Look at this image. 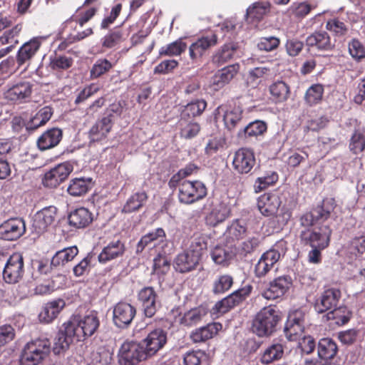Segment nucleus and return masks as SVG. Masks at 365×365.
Instances as JSON below:
<instances>
[{
	"mask_svg": "<svg viewBox=\"0 0 365 365\" xmlns=\"http://www.w3.org/2000/svg\"><path fill=\"white\" fill-rule=\"evenodd\" d=\"M279 320V312L274 307H264L253 319L252 331L260 337L269 336L276 331Z\"/></svg>",
	"mask_w": 365,
	"mask_h": 365,
	"instance_id": "f257e3e1",
	"label": "nucleus"
},
{
	"mask_svg": "<svg viewBox=\"0 0 365 365\" xmlns=\"http://www.w3.org/2000/svg\"><path fill=\"white\" fill-rule=\"evenodd\" d=\"M51 343L46 338H39L26 344L21 354V365H38L50 353Z\"/></svg>",
	"mask_w": 365,
	"mask_h": 365,
	"instance_id": "f03ea898",
	"label": "nucleus"
},
{
	"mask_svg": "<svg viewBox=\"0 0 365 365\" xmlns=\"http://www.w3.org/2000/svg\"><path fill=\"white\" fill-rule=\"evenodd\" d=\"M71 329H73L77 341H84L91 336L98 330L100 320L96 313L84 316L83 317H74L66 322Z\"/></svg>",
	"mask_w": 365,
	"mask_h": 365,
	"instance_id": "7ed1b4c3",
	"label": "nucleus"
},
{
	"mask_svg": "<svg viewBox=\"0 0 365 365\" xmlns=\"http://www.w3.org/2000/svg\"><path fill=\"white\" fill-rule=\"evenodd\" d=\"M331 230L328 226L302 229L299 232L300 242L312 248H326L330 241Z\"/></svg>",
	"mask_w": 365,
	"mask_h": 365,
	"instance_id": "20e7f679",
	"label": "nucleus"
},
{
	"mask_svg": "<svg viewBox=\"0 0 365 365\" xmlns=\"http://www.w3.org/2000/svg\"><path fill=\"white\" fill-rule=\"evenodd\" d=\"M120 365H139V363L148 359L143 346L134 341H125L118 351Z\"/></svg>",
	"mask_w": 365,
	"mask_h": 365,
	"instance_id": "39448f33",
	"label": "nucleus"
},
{
	"mask_svg": "<svg viewBox=\"0 0 365 365\" xmlns=\"http://www.w3.org/2000/svg\"><path fill=\"white\" fill-rule=\"evenodd\" d=\"M206 195L207 188L200 181L184 180L178 185V200L182 204H192Z\"/></svg>",
	"mask_w": 365,
	"mask_h": 365,
	"instance_id": "423d86ee",
	"label": "nucleus"
},
{
	"mask_svg": "<svg viewBox=\"0 0 365 365\" xmlns=\"http://www.w3.org/2000/svg\"><path fill=\"white\" fill-rule=\"evenodd\" d=\"M34 91V84L29 81H19L8 84L4 97L14 104L26 103L30 101Z\"/></svg>",
	"mask_w": 365,
	"mask_h": 365,
	"instance_id": "0eeeda50",
	"label": "nucleus"
},
{
	"mask_svg": "<svg viewBox=\"0 0 365 365\" xmlns=\"http://www.w3.org/2000/svg\"><path fill=\"white\" fill-rule=\"evenodd\" d=\"M24 274V260L20 253H14L9 257L3 268V279L8 284L19 282Z\"/></svg>",
	"mask_w": 365,
	"mask_h": 365,
	"instance_id": "6e6552de",
	"label": "nucleus"
},
{
	"mask_svg": "<svg viewBox=\"0 0 365 365\" xmlns=\"http://www.w3.org/2000/svg\"><path fill=\"white\" fill-rule=\"evenodd\" d=\"M215 119L222 120L225 127L231 131L242 122V110L240 107L220 106L216 109Z\"/></svg>",
	"mask_w": 365,
	"mask_h": 365,
	"instance_id": "1a4fd4ad",
	"label": "nucleus"
},
{
	"mask_svg": "<svg viewBox=\"0 0 365 365\" xmlns=\"http://www.w3.org/2000/svg\"><path fill=\"white\" fill-rule=\"evenodd\" d=\"M341 297V293L339 289L328 288L316 299L314 305V310L319 314L329 312L339 305Z\"/></svg>",
	"mask_w": 365,
	"mask_h": 365,
	"instance_id": "9d476101",
	"label": "nucleus"
},
{
	"mask_svg": "<svg viewBox=\"0 0 365 365\" xmlns=\"http://www.w3.org/2000/svg\"><path fill=\"white\" fill-rule=\"evenodd\" d=\"M167 342V333L158 328L150 331L143 340V346L149 358L153 356Z\"/></svg>",
	"mask_w": 365,
	"mask_h": 365,
	"instance_id": "9b49d317",
	"label": "nucleus"
},
{
	"mask_svg": "<svg viewBox=\"0 0 365 365\" xmlns=\"http://www.w3.org/2000/svg\"><path fill=\"white\" fill-rule=\"evenodd\" d=\"M135 314V308L130 304L119 302L113 308V323L118 328H127L132 322Z\"/></svg>",
	"mask_w": 365,
	"mask_h": 365,
	"instance_id": "f8f14e48",
	"label": "nucleus"
},
{
	"mask_svg": "<svg viewBox=\"0 0 365 365\" xmlns=\"http://www.w3.org/2000/svg\"><path fill=\"white\" fill-rule=\"evenodd\" d=\"M72 170L71 165L59 164L45 173L43 184L47 187H56L68 177Z\"/></svg>",
	"mask_w": 365,
	"mask_h": 365,
	"instance_id": "ddd939ff",
	"label": "nucleus"
},
{
	"mask_svg": "<svg viewBox=\"0 0 365 365\" xmlns=\"http://www.w3.org/2000/svg\"><path fill=\"white\" fill-rule=\"evenodd\" d=\"M255 157L252 150L240 148L235 154L232 165L235 170L240 174L249 173L255 165Z\"/></svg>",
	"mask_w": 365,
	"mask_h": 365,
	"instance_id": "4468645a",
	"label": "nucleus"
},
{
	"mask_svg": "<svg viewBox=\"0 0 365 365\" xmlns=\"http://www.w3.org/2000/svg\"><path fill=\"white\" fill-rule=\"evenodd\" d=\"M26 231L24 221L21 218H11L0 225V238L16 240Z\"/></svg>",
	"mask_w": 365,
	"mask_h": 365,
	"instance_id": "2eb2a0df",
	"label": "nucleus"
},
{
	"mask_svg": "<svg viewBox=\"0 0 365 365\" xmlns=\"http://www.w3.org/2000/svg\"><path fill=\"white\" fill-rule=\"evenodd\" d=\"M250 292V288L240 289L232 292L229 296L225 297L222 300L217 302L213 309L215 312L224 314L230 311L231 309L238 305L249 295Z\"/></svg>",
	"mask_w": 365,
	"mask_h": 365,
	"instance_id": "dca6fc26",
	"label": "nucleus"
},
{
	"mask_svg": "<svg viewBox=\"0 0 365 365\" xmlns=\"http://www.w3.org/2000/svg\"><path fill=\"white\" fill-rule=\"evenodd\" d=\"M292 284L291 277L280 276L270 282L269 287L262 292V295L267 299H275L283 296L290 288Z\"/></svg>",
	"mask_w": 365,
	"mask_h": 365,
	"instance_id": "f3484780",
	"label": "nucleus"
},
{
	"mask_svg": "<svg viewBox=\"0 0 365 365\" xmlns=\"http://www.w3.org/2000/svg\"><path fill=\"white\" fill-rule=\"evenodd\" d=\"M56 215V208L50 206L36 212L33 222V227L38 233L44 232L53 224Z\"/></svg>",
	"mask_w": 365,
	"mask_h": 365,
	"instance_id": "a211bd4d",
	"label": "nucleus"
},
{
	"mask_svg": "<svg viewBox=\"0 0 365 365\" xmlns=\"http://www.w3.org/2000/svg\"><path fill=\"white\" fill-rule=\"evenodd\" d=\"M73 338H76L73 329H71L67 322L63 323L54 339L53 353L55 354H60L64 352L68 349Z\"/></svg>",
	"mask_w": 365,
	"mask_h": 365,
	"instance_id": "6ab92c4d",
	"label": "nucleus"
},
{
	"mask_svg": "<svg viewBox=\"0 0 365 365\" xmlns=\"http://www.w3.org/2000/svg\"><path fill=\"white\" fill-rule=\"evenodd\" d=\"M279 251L271 249L265 252L259 258L255 267V273L257 277H264L279 259Z\"/></svg>",
	"mask_w": 365,
	"mask_h": 365,
	"instance_id": "aec40b11",
	"label": "nucleus"
},
{
	"mask_svg": "<svg viewBox=\"0 0 365 365\" xmlns=\"http://www.w3.org/2000/svg\"><path fill=\"white\" fill-rule=\"evenodd\" d=\"M217 43V36L215 34H210L198 38L189 47V55L191 59L195 60L201 57L205 51Z\"/></svg>",
	"mask_w": 365,
	"mask_h": 365,
	"instance_id": "412c9836",
	"label": "nucleus"
},
{
	"mask_svg": "<svg viewBox=\"0 0 365 365\" xmlns=\"http://www.w3.org/2000/svg\"><path fill=\"white\" fill-rule=\"evenodd\" d=\"M240 66L237 63L229 65L219 70L212 78L211 86L213 90L217 91L235 77L239 71Z\"/></svg>",
	"mask_w": 365,
	"mask_h": 365,
	"instance_id": "4be33fe9",
	"label": "nucleus"
},
{
	"mask_svg": "<svg viewBox=\"0 0 365 365\" xmlns=\"http://www.w3.org/2000/svg\"><path fill=\"white\" fill-rule=\"evenodd\" d=\"M125 252V247L123 242L119 240L112 241L105 246L99 254L98 257V262L106 264L108 262L123 257Z\"/></svg>",
	"mask_w": 365,
	"mask_h": 365,
	"instance_id": "5701e85b",
	"label": "nucleus"
},
{
	"mask_svg": "<svg viewBox=\"0 0 365 365\" xmlns=\"http://www.w3.org/2000/svg\"><path fill=\"white\" fill-rule=\"evenodd\" d=\"M280 205V199L275 194H264L259 197L257 202L259 212L267 217L276 214Z\"/></svg>",
	"mask_w": 365,
	"mask_h": 365,
	"instance_id": "b1692460",
	"label": "nucleus"
},
{
	"mask_svg": "<svg viewBox=\"0 0 365 365\" xmlns=\"http://www.w3.org/2000/svg\"><path fill=\"white\" fill-rule=\"evenodd\" d=\"M113 127V115L109 114L98 120L90 129L89 137L92 141H100L105 138Z\"/></svg>",
	"mask_w": 365,
	"mask_h": 365,
	"instance_id": "393cba45",
	"label": "nucleus"
},
{
	"mask_svg": "<svg viewBox=\"0 0 365 365\" xmlns=\"http://www.w3.org/2000/svg\"><path fill=\"white\" fill-rule=\"evenodd\" d=\"M41 42L38 38H34L28 42L24 43L16 55V62L19 66H23L30 61L36 53L41 46Z\"/></svg>",
	"mask_w": 365,
	"mask_h": 365,
	"instance_id": "a878e982",
	"label": "nucleus"
},
{
	"mask_svg": "<svg viewBox=\"0 0 365 365\" xmlns=\"http://www.w3.org/2000/svg\"><path fill=\"white\" fill-rule=\"evenodd\" d=\"M199 260V257L187 250L176 257L174 267L177 271L181 273L187 272L196 267Z\"/></svg>",
	"mask_w": 365,
	"mask_h": 365,
	"instance_id": "bb28decb",
	"label": "nucleus"
},
{
	"mask_svg": "<svg viewBox=\"0 0 365 365\" xmlns=\"http://www.w3.org/2000/svg\"><path fill=\"white\" fill-rule=\"evenodd\" d=\"M63 133L60 128H53L45 131L38 139L40 150H45L56 146L62 139Z\"/></svg>",
	"mask_w": 365,
	"mask_h": 365,
	"instance_id": "cd10ccee",
	"label": "nucleus"
},
{
	"mask_svg": "<svg viewBox=\"0 0 365 365\" xmlns=\"http://www.w3.org/2000/svg\"><path fill=\"white\" fill-rule=\"evenodd\" d=\"M93 221V214L85 207H80L71 212L68 215L71 226L81 229L88 227Z\"/></svg>",
	"mask_w": 365,
	"mask_h": 365,
	"instance_id": "c85d7f7f",
	"label": "nucleus"
},
{
	"mask_svg": "<svg viewBox=\"0 0 365 365\" xmlns=\"http://www.w3.org/2000/svg\"><path fill=\"white\" fill-rule=\"evenodd\" d=\"M306 43L309 47H315L323 51H331L334 47V43L326 31L313 33L306 38Z\"/></svg>",
	"mask_w": 365,
	"mask_h": 365,
	"instance_id": "c756f323",
	"label": "nucleus"
},
{
	"mask_svg": "<svg viewBox=\"0 0 365 365\" xmlns=\"http://www.w3.org/2000/svg\"><path fill=\"white\" fill-rule=\"evenodd\" d=\"M222 329L220 323H210L207 326L202 327L192 331L190 334V339L194 343H202L212 338Z\"/></svg>",
	"mask_w": 365,
	"mask_h": 365,
	"instance_id": "7c9ffc66",
	"label": "nucleus"
},
{
	"mask_svg": "<svg viewBox=\"0 0 365 365\" xmlns=\"http://www.w3.org/2000/svg\"><path fill=\"white\" fill-rule=\"evenodd\" d=\"M65 306V302L58 299L46 303L38 314L39 320L43 323L51 322Z\"/></svg>",
	"mask_w": 365,
	"mask_h": 365,
	"instance_id": "2f4dec72",
	"label": "nucleus"
},
{
	"mask_svg": "<svg viewBox=\"0 0 365 365\" xmlns=\"http://www.w3.org/2000/svg\"><path fill=\"white\" fill-rule=\"evenodd\" d=\"M237 48L238 46L235 43H225L213 55L212 62L218 66L223 65L233 58Z\"/></svg>",
	"mask_w": 365,
	"mask_h": 365,
	"instance_id": "473e14b6",
	"label": "nucleus"
},
{
	"mask_svg": "<svg viewBox=\"0 0 365 365\" xmlns=\"http://www.w3.org/2000/svg\"><path fill=\"white\" fill-rule=\"evenodd\" d=\"M230 214V209L225 203H220L215 205L206 216V223L210 226L215 227L225 221Z\"/></svg>",
	"mask_w": 365,
	"mask_h": 365,
	"instance_id": "72a5a7b5",
	"label": "nucleus"
},
{
	"mask_svg": "<svg viewBox=\"0 0 365 365\" xmlns=\"http://www.w3.org/2000/svg\"><path fill=\"white\" fill-rule=\"evenodd\" d=\"M207 314V309L198 307L186 312L180 319V323L186 327H192L200 323Z\"/></svg>",
	"mask_w": 365,
	"mask_h": 365,
	"instance_id": "f704fd0d",
	"label": "nucleus"
},
{
	"mask_svg": "<svg viewBox=\"0 0 365 365\" xmlns=\"http://www.w3.org/2000/svg\"><path fill=\"white\" fill-rule=\"evenodd\" d=\"M337 351V345L331 339L323 338L319 340L317 352L319 358L322 360L329 361L336 356Z\"/></svg>",
	"mask_w": 365,
	"mask_h": 365,
	"instance_id": "c9c22d12",
	"label": "nucleus"
},
{
	"mask_svg": "<svg viewBox=\"0 0 365 365\" xmlns=\"http://www.w3.org/2000/svg\"><path fill=\"white\" fill-rule=\"evenodd\" d=\"M178 127L180 137L187 140L195 138L200 130V125L197 122L181 117L178 123Z\"/></svg>",
	"mask_w": 365,
	"mask_h": 365,
	"instance_id": "e433bc0d",
	"label": "nucleus"
},
{
	"mask_svg": "<svg viewBox=\"0 0 365 365\" xmlns=\"http://www.w3.org/2000/svg\"><path fill=\"white\" fill-rule=\"evenodd\" d=\"M92 187V179L90 178H74L71 180L68 192L74 197L82 196Z\"/></svg>",
	"mask_w": 365,
	"mask_h": 365,
	"instance_id": "4c0bfd02",
	"label": "nucleus"
},
{
	"mask_svg": "<svg viewBox=\"0 0 365 365\" xmlns=\"http://www.w3.org/2000/svg\"><path fill=\"white\" fill-rule=\"evenodd\" d=\"M78 253V249L76 246L63 248L56 252L51 260V265L53 267L63 266L66 263L73 260Z\"/></svg>",
	"mask_w": 365,
	"mask_h": 365,
	"instance_id": "58836bf2",
	"label": "nucleus"
},
{
	"mask_svg": "<svg viewBox=\"0 0 365 365\" xmlns=\"http://www.w3.org/2000/svg\"><path fill=\"white\" fill-rule=\"evenodd\" d=\"M53 112V108L50 106H45L41 108L28 122L27 129L35 130L44 125L51 119Z\"/></svg>",
	"mask_w": 365,
	"mask_h": 365,
	"instance_id": "ea45409f",
	"label": "nucleus"
},
{
	"mask_svg": "<svg viewBox=\"0 0 365 365\" xmlns=\"http://www.w3.org/2000/svg\"><path fill=\"white\" fill-rule=\"evenodd\" d=\"M351 317V312L345 306L338 305L336 308L327 312V320H334L337 325L347 323Z\"/></svg>",
	"mask_w": 365,
	"mask_h": 365,
	"instance_id": "a19ab883",
	"label": "nucleus"
},
{
	"mask_svg": "<svg viewBox=\"0 0 365 365\" xmlns=\"http://www.w3.org/2000/svg\"><path fill=\"white\" fill-rule=\"evenodd\" d=\"M147 199L148 196L145 192L133 194L126 201L122 209V212L130 213L138 210L144 205Z\"/></svg>",
	"mask_w": 365,
	"mask_h": 365,
	"instance_id": "79ce46f5",
	"label": "nucleus"
},
{
	"mask_svg": "<svg viewBox=\"0 0 365 365\" xmlns=\"http://www.w3.org/2000/svg\"><path fill=\"white\" fill-rule=\"evenodd\" d=\"M267 130V125L261 120L250 123L242 130L238 132L240 138L256 137L263 134Z\"/></svg>",
	"mask_w": 365,
	"mask_h": 365,
	"instance_id": "37998d69",
	"label": "nucleus"
},
{
	"mask_svg": "<svg viewBox=\"0 0 365 365\" xmlns=\"http://www.w3.org/2000/svg\"><path fill=\"white\" fill-rule=\"evenodd\" d=\"M283 354L284 348L282 344L274 343L264 350L261 357V362L264 364H268L273 361L281 359Z\"/></svg>",
	"mask_w": 365,
	"mask_h": 365,
	"instance_id": "c03bdc74",
	"label": "nucleus"
},
{
	"mask_svg": "<svg viewBox=\"0 0 365 365\" xmlns=\"http://www.w3.org/2000/svg\"><path fill=\"white\" fill-rule=\"evenodd\" d=\"M207 103L203 100H198L187 104L182 110L180 117L190 120V118L200 115L205 110Z\"/></svg>",
	"mask_w": 365,
	"mask_h": 365,
	"instance_id": "a18cd8bd",
	"label": "nucleus"
},
{
	"mask_svg": "<svg viewBox=\"0 0 365 365\" xmlns=\"http://www.w3.org/2000/svg\"><path fill=\"white\" fill-rule=\"evenodd\" d=\"M271 95L278 102H283L288 99L290 93L289 87L282 81L272 83L269 87Z\"/></svg>",
	"mask_w": 365,
	"mask_h": 365,
	"instance_id": "49530a36",
	"label": "nucleus"
},
{
	"mask_svg": "<svg viewBox=\"0 0 365 365\" xmlns=\"http://www.w3.org/2000/svg\"><path fill=\"white\" fill-rule=\"evenodd\" d=\"M65 282V276L63 274H57L52 277L51 282L46 284H39L36 286L35 292L38 294H46L59 289Z\"/></svg>",
	"mask_w": 365,
	"mask_h": 365,
	"instance_id": "de8ad7c7",
	"label": "nucleus"
},
{
	"mask_svg": "<svg viewBox=\"0 0 365 365\" xmlns=\"http://www.w3.org/2000/svg\"><path fill=\"white\" fill-rule=\"evenodd\" d=\"M350 150L355 154L362 152L365 148V128L356 129L349 144Z\"/></svg>",
	"mask_w": 365,
	"mask_h": 365,
	"instance_id": "09e8293b",
	"label": "nucleus"
},
{
	"mask_svg": "<svg viewBox=\"0 0 365 365\" xmlns=\"http://www.w3.org/2000/svg\"><path fill=\"white\" fill-rule=\"evenodd\" d=\"M187 44L181 38L163 46L160 48L159 53L160 56H178L185 51Z\"/></svg>",
	"mask_w": 365,
	"mask_h": 365,
	"instance_id": "8fccbe9b",
	"label": "nucleus"
},
{
	"mask_svg": "<svg viewBox=\"0 0 365 365\" xmlns=\"http://www.w3.org/2000/svg\"><path fill=\"white\" fill-rule=\"evenodd\" d=\"M233 284V277L229 274L220 275L213 282L214 294H223L228 291Z\"/></svg>",
	"mask_w": 365,
	"mask_h": 365,
	"instance_id": "3c124183",
	"label": "nucleus"
},
{
	"mask_svg": "<svg viewBox=\"0 0 365 365\" xmlns=\"http://www.w3.org/2000/svg\"><path fill=\"white\" fill-rule=\"evenodd\" d=\"M324 88L321 84L310 86L305 93V101L310 106L317 104L322 98Z\"/></svg>",
	"mask_w": 365,
	"mask_h": 365,
	"instance_id": "603ef678",
	"label": "nucleus"
},
{
	"mask_svg": "<svg viewBox=\"0 0 365 365\" xmlns=\"http://www.w3.org/2000/svg\"><path fill=\"white\" fill-rule=\"evenodd\" d=\"M113 67L112 63L106 58H101L96 61L91 69V78H97L107 73Z\"/></svg>",
	"mask_w": 365,
	"mask_h": 365,
	"instance_id": "864d4df0",
	"label": "nucleus"
},
{
	"mask_svg": "<svg viewBox=\"0 0 365 365\" xmlns=\"http://www.w3.org/2000/svg\"><path fill=\"white\" fill-rule=\"evenodd\" d=\"M269 11V4L265 3H255L247 9V16L252 19L259 21Z\"/></svg>",
	"mask_w": 365,
	"mask_h": 365,
	"instance_id": "5fc2aeb1",
	"label": "nucleus"
},
{
	"mask_svg": "<svg viewBox=\"0 0 365 365\" xmlns=\"http://www.w3.org/2000/svg\"><path fill=\"white\" fill-rule=\"evenodd\" d=\"M334 207L329 202H324L322 206H317L312 210L316 222L324 221L330 217Z\"/></svg>",
	"mask_w": 365,
	"mask_h": 365,
	"instance_id": "6e6d98bb",
	"label": "nucleus"
},
{
	"mask_svg": "<svg viewBox=\"0 0 365 365\" xmlns=\"http://www.w3.org/2000/svg\"><path fill=\"white\" fill-rule=\"evenodd\" d=\"M212 260L218 264L226 265L232 255L222 246H216L211 252Z\"/></svg>",
	"mask_w": 365,
	"mask_h": 365,
	"instance_id": "4d7b16f0",
	"label": "nucleus"
},
{
	"mask_svg": "<svg viewBox=\"0 0 365 365\" xmlns=\"http://www.w3.org/2000/svg\"><path fill=\"white\" fill-rule=\"evenodd\" d=\"M170 261L166 256L158 255L153 259V272L158 275L166 274L170 269Z\"/></svg>",
	"mask_w": 365,
	"mask_h": 365,
	"instance_id": "13d9d810",
	"label": "nucleus"
},
{
	"mask_svg": "<svg viewBox=\"0 0 365 365\" xmlns=\"http://www.w3.org/2000/svg\"><path fill=\"white\" fill-rule=\"evenodd\" d=\"M280 43V40L275 36L262 37L257 43V48L260 51H272L276 49Z\"/></svg>",
	"mask_w": 365,
	"mask_h": 365,
	"instance_id": "bf43d9fd",
	"label": "nucleus"
},
{
	"mask_svg": "<svg viewBox=\"0 0 365 365\" xmlns=\"http://www.w3.org/2000/svg\"><path fill=\"white\" fill-rule=\"evenodd\" d=\"M327 29L334 33L336 36H343L346 34L348 28L344 22L333 19L327 21Z\"/></svg>",
	"mask_w": 365,
	"mask_h": 365,
	"instance_id": "052dcab7",
	"label": "nucleus"
},
{
	"mask_svg": "<svg viewBox=\"0 0 365 365\" xmlns=\"http://www.w3.org/2000/svg\"><path fill=\"white\" fill-rule=\"evenodd\" d=\"M304 330V326L293 324H286L284 329L286 337L290 341L297 340L302 335Z\"/></svg>",
	"mask_w": 365,
	"mask_h": 365,
	"instance_id": "680f3d73",
	"label": "nucleus"
},
{
	"mask_svg": "<svg viewBox=\"0 0 365 365\" xmlns=\"http://www.w3.org/2000/svg\"><path fill=\"white\" fill-rule=\"evenodd\" d=\"M197 166L194 164H189L185 168L180 169L178 173L174 175L170 180L168 185L170 187L177 186L180 179L190 175L195 170Z\"/></svg>",
	"mask_w": 365,
	"mask_h": 365,
	"instance_id": "e2e57ef3",
	"label": "nucleus"
},
{
	"mask_svg": "<svg viewBox=\"0 0 365 365\" xmlns=\"http://www.w3.org/2000/svg\"><path fill=\"white\" fill-rule=\"evenodd\" d=\"M261 235L257 234L255 236L250 237L247 240H245L241 245L242 250L245 254H250L255 251L261 243Z\"/></svg>",
	"mask_w": 365,
	"mask_h": 365,
	"instance_id": "0e129e2a",
	"label": "nucleus"
},
{
	"mask_svg": "<svg viewBox=\"0 0 365 365\" xmlns=\"http://www.w3.org/2000/svg\"><path fill=\"white\" fill-rule=\"evenodd\" d=\"M349 51L352 58L356 60H360L365 57V48L362 43L356 39H353L349 43Z\"/></svg>",
	"mask_w": 365,
	"mask_h": 365,
	"instance_id": "69168bd1",
	"label": "nucleus"
},
{
	"mask_svg": "<svg viewBox=\"0 0 365 365\" xmlns=\"http://www.w3.org/2000/svg\"><path fill=\"white\" fill-rule=\"evenodd\" d=\"M247 229L244 223L240 222L239 220L234 221L228 227L227 232L232 238L239 240L242 238Z\"/></svg>",
	"mask_w": 365,
	"mask_h": 365,
	"instance_id": "338daca9",
	"label": "nucleus"
},
{
	"mask_svg": "<svg viewBox=\"0 0 365 365\" xmlns=\"http://www.w3.org/2000/svg\"><path fill=\"white\" fill-rule=\"evenodd\" d=\"M72 64V58L64 56H56L51 61L52 68L56 70H66L69 68Z\"/></svg>",
	"mask_w": 365,
	"mask_h": 365,
	"instance_id": "774afa93",
	"label": "nucleus"
}]
</instances>
